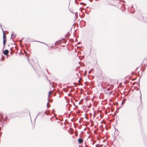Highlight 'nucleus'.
<instances>
[{
	"instance_id": "1",
	"label": "nucleus",
	"mask_w": 147,
	"mask_h": 147,
	"mask_svg": "<svg viewBox=\"0 0 147 147\" xmlns=\"http://www.w3.org/2000/svg\"><path fill=\"white\" fill-rule=\"evenodd\" d=\"M78 142L79 143H82L83 142V140L82 138H80L78 139Z\"/></svg>"
},
{
	"instance_id": "8",
	"label": "nucleus",
	"mask_w": 147,
	"mask_h": 147,
	"mask_svg": "<svg viewBox=\"0 0 147 147\" xmlns=\"http://www.w3.org/2000/svg\"><path fill=\"white\" fill-rule=\"evenodd\" d=\"M40 42V43H42L44 44H45L46 45H47L46 44H45V43H44V42Z\"/></svg>"
},
{
	"instance_id": "12",
	"label": "nucleus",
	"mask_w": 147,
	"mask_h": 147,
	"mask_svg": "<svg viewBox=\"0 0 147 147\" xmlns=\"http://www.w3.org/2000/svg\"><path fill=\"white\" fill-rule=\"evenodd\" d=\"M140 98H141V96L140 97Z\"/></svg>"
},
{
	"instance_id": "5",
	"label": "nucleus",
	"mask_w": 147,
	"mask_h": 147,
	"mask_svg": "<svg viewBox=\"0 0 147 147\" xmlns=\"http://www.w3.org/2000/svg\"><path fill=\"white\" fill-rule=\"evenodd\" d=\"M6 39V36L5 34L4 33L3 34V39Z\"/></svg>"
},
{
	"instance_id": "2",
	"label": "nucleus",
	"mask_w": 147,
	"mask_h": 147,
	"mask_svg": "<svg viewBox=\"0 0 147 147\" xmlns=\"http://www.w3.org/2000/svg\"><path fill=\"white\" fill-rule=\"evenodd\" d=\"M9 53V51L7 50H5L4 52V54L5 55H7Z\"/></svg>"
},
{
	"instance_id": "6",
	"label": "nucleus",
	"mask_w": 147,
	"mask_h": 147,
	"mask_svg": "<svg viewBox=\"0 0 147 147\" xmlns=\"http://www.w3.org/2000/svg\"><path fill=\"white\" fill-rule=\"evenodd\" d=\"M110 90V88H107V90Z\"/></svg>"
},
{
	"instance_id": "10",
	"label": "nucleus",
	"mask_w": 147,
	"mask_h": 147,
	"mask_svg": "<svg viewBox=\"0 0 147 147\" xmlns=\"http://www.w3.org/2000/svg\"><path fill=\"white\" fill-rule=\"evenodd\" d=\"M50 94H51V92L50 91V92H49V96Z\"/></svg>"
},
{
	"instance_id": "13",
	"label": "nucleus",
	"mask_w": 147,
	"mask_h": 147,
	"mask_svg": "<svg viewBox=\"0 0 147 147\" xmlns=\"http://www.w3.org/2000/svg\"><path fill=\"white\" fill-rule=\"evenodd\" d=\"M56 44H57V43L56 42V43H55V45H56Z\"/></svg>"
},
{
	"instance_id": "3",
	"label": "nucleus",
	"mask_w": 147,
	"mask_h": 147,
	"mask_svg": "<svg viewBox=\"0 0 147 147\" xmlns=\"http://www.w3.org/2000/svg\"><path fill=\"white\" fill-rule=\"evenodd\" d=\"M16 36L14 35V33L13 32H12V34L11 35V38L13 39Z\"/></svg>"
},
{
	"instance_id": "9",
	"label": "nucleus",
	"mask_w": 147,
	"mask_h": 147,
	"mask_svg": "<svg viewBox=\"0 0 147 147\" xmlns=\"http://www.w3.org/2000/svg\"><path fill=\"white\" fill-rule=\"evenodd\" d=\"M48 104H49V102H48L47 103V107H48V108L49 107L48 105Z\"/></svg>"
},
{
	"instance_id": "14",
	"label": "nucleus",
	"mask_w": 147,
	"mask_h": 147,
	"mask_svg": "<svg viewBox=\"0 0 147 147\" xmlns=\"http://www.w3.org/2000/svg\"><path fill=\"white\" fill-rule=\"evenodd\" d=\"M93 70V69H91V70Z\"/></svg>"
},
{
	"instance_id": "4",
	"label": "nucleus",
	"mask_w": 147,
	"mask_h": 147,
	"mask_svg": "<svg viewBox=\"0 0 147 147\" xmlns=\"http://www.w3.org/2000/svg\"><path fill=\"white\" fill-rule=\"evenodd\" d=\"M6 39H3V44L4 45H5V44L6 43Z\"/></svg>"
},
{
	"instance_id": "11",
	"label": "nucleus",
	"mask_w": 147,
	"mask_h": 147,
	"mask_svg": "<svg viewBox=\"0 0 147 147\" xmlns=\"http://www.w3.org/2000/svg\"><path fill=\"white\" fill-rule=\"evenodd\" d=\"M91 70H90L89 71L88 73H91Z\"/></svg>"
},
{
	"instance_id": "7",
	"label": "nucleus",
	"mask_w": 147,
	"mask_h": 147,
	"mask_svg": "<svg viewBox=\"0 0 147 147\" xmlns=\"http://www.w3.org/2000/svg\"><path fill=\"white\" fill-rule=\"evenodd\" d=\"M125 100H125V98L123 99V101L122 102V104H123V101H124Z\"/></svg>"
}]
</instances>
